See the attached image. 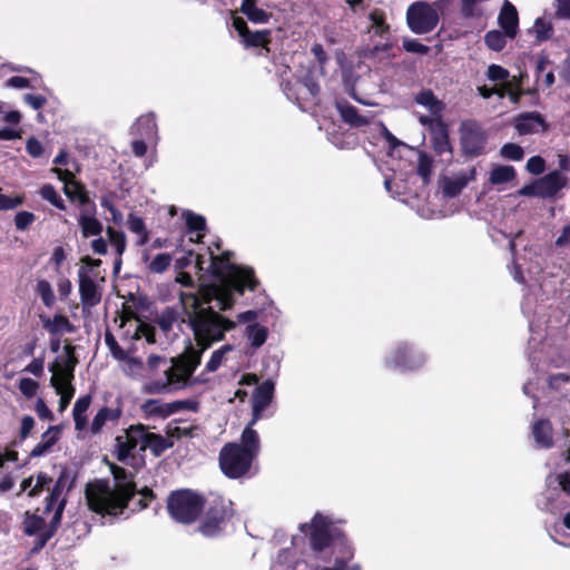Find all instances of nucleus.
I'll list each match as a JSON object with an SVG mask.
<instances>
[{"label":"nucleus","mask_w":570,"mask_h":570,"mask_svg":"<svg viewBox=\"0 0 570 570\" xmlns=\"http://www.w3.org/2000/svg\"><path fill=\"white\" fill-rule=\"evenodd\" d=\"M179 302L186 316L181 322H187L193 331L197 351L204 353L215 343L225 338L227 332L236 327V323L212 306H205L209 298H202L195 293L180 292Z\"/></svg>","instance_id":"f257e3e1"},{"label":"nucleus","mask_w":570,"mask_h":570,"mask_svg":"<svg viewBox=\"0 0 570 570\" xmlns=\"http://www.w3.org/2000/svg\"><path fill=\"white\" fill-rule=\"evenodd\" d=\"M110 471L115 487L110 488L107 481H97L87 487L86 498L91 511L101 515L116 517L128 508L130 500L138 491L132 472L117 464H111Z\"/></svg>","instance_id":"f03ea898"},{"label":"nucleus","mask_w":570,"mask_h":570,"mask_svg":"<svg viewBox=\"0 0 570 570\" xmlns=\"http://www.w3.org/2000/svg\"><path fill=\"white\" fill-rule=\"evenodd\" d=\"M208 252L210 254L208 272L213 277L223 284H228L239 295H243L245 289L255 291L257 288L259 283L252 267L225 263L218 255H214L210 247H208Z\"/></svg>","instance_id":"7ed1b4c3"},{"label":"nucleus","mask_w":570,"mask_h":570,"mask_svg":"<svg viewBox=\"0 0 570 570\" xmlns=\"http://www.w3.org/2000/svg\"><path fill=\"white\" fill-rule=\"evenodd\" d=\"M205 503L206 500L202 494L190 489H180L169 493L167 510L176 522L191 524L200 517Z\"/></svg>","instance_id":"20e7f679"},{"label":"nucleus","mask_w":570,"mask_h":570,"mask_svg":"<svg viewBox=\"0 0 570 570\" xmlns=\"http://www.w3.org/2000/svg\"><path fill=\"white\" fill-rule=\"evenodd\" d=\"M233 503L223 497H216L205 505L204 515L198 531L207 537L213 538L218 535L227 521L234 515Z\"/></svg>","instance_id":"39448f33"},{"label":"nucleus","mask_w":570,"mask_h":570,"mask_svg":"<svg viewBox=\"0 0 570 570\" xmlns=\"http://www.w3.org/2000/svg\"><path fill=\"white\" fill-rule=\"evenodd\" d=\"M248 451L238 448V443L228 442L219 451L218 463L220 471L228 479H240L245 476L254 462Z\"/></svg>","instance_id":"423d86ee"},{"label":"nucleus","mask_w":570,"mask_h":570,"mask_svg":"<svg viewBox=\"0 0 570 570\" xmlns=\"http://www.w3.org/2000/svg\"><path fill=\"white\" fill-rule=\"evenodd\" d=\"M202 356L203 353L188 341L184 352L171 360L173 365L165 371L166 377L175 384H186L200 365Z\"/></svg>","instance_id":"0eeeda50"},{"label":"nucleus","mask_w":570,"mask_h":570,"mask_svg":"<svg viewBox=\"0 0 570 570\" xmlns=\"http://www.w3.org/2000/svg\"><path fill=\"white\" fill-rule=\"evenodd\" d=\"M460 147L466 158H475L485 151L487 132L474 119L463 120L459 128Z\"/></svg>","instance_id":"6e6552de"},{"label":"nucleus","mask_w":570,"mask_h":570,"mask_svg":"<svg viewBox=\"0 0 570 570\" xmlns=\"http://www.w3.org/2000/svg\"><path fill=\"white\" fill-rule=\"evenodd\" d=\"M568 185V177L560 170H552L546 176L524 185L517 191L518 196L552 198Z\"/></svg>","instance_id":"1a4fd4ad"},{"label":"nucleus","mask_w":570,"mask_h":570,"mask_svg":"<svg viewBox=\"0 0 570 570\" xmlns=\"http://www.w3.org/2000/svg\"><path fill=\"white\" fill-rule=\"evenodd\" d=\"M301 531L308 537L312 549L322 552L332 547L340 531L331 529V522L321 513H316L311 523L301 525Z\"/></svg>","instance_id":"9d476101"},{"label":"nucleus","mask_w":570,"mask_h":570,"mask_svg":"<svg viewBox=\"0 0 570 570\" xmlns=\"http://www.w3.org/2000/svg\"><path fill=\"white\" fill-rule=\"evenodd\" d=\"M410 30L416 35L431 32L439 23V13L426 2H414L406 11Z\"/></svg>","instance_id":"9b49d317"},{"label":"nucleus","mask_w":570,"mask_h":570,"mask_svg":"<svg viewBox=\"0 0 570 570\" xmlns=\"http://www.w3.org/2000/svg\"><path fill=\"white\" fill-rule=\"evenodd\" d=\"M425 357L406 343L399 344L389 358L386 365L401 371H416L423 366Z\"/></svg>","instance_id":"f8f14e48"},{"label":"nucleus","mask_w":570,"mask_h":570,"mask_svg":"<svg viewBox=\"0 0 570 570\" xmlns=\"http://www.w3.org/2000/svg\"><path fill=\"white\" fill-rule=\"evenodd\" d=\"M147 426L137 423L125 430V435H118L116 441V458L120 462H125L131 452L137 448L138 443L142 444V433Z\"/></svg>","instance_id":"ddd939ff"},{"label":"nucleus","mask_w":570,"mask_h":570,"mask_svg":"<svg viewBox=\"0 0 570 570\" xmlns=\"http://www.w3.org/2000/svg\"><path fill=\"white\" fill-rule=\"evenodd\" d=\"M196 402L191 400L174 401L170 403H161L159 400L149 399L142 405L141 410L148 416L168 417L169 415L181 410H195Z\"/></svg>","instance_id":"4468645a"},{"label":"nucleus","mask_w":570,"mask_h":570,"mask_svg":"<svg viewBox=\"0 0 570 570\" xmlns=\"http://www.w3.org/2000/svg\"><path fill=\"white\" fill-rule=\"evenodd\" d=\"M76 474L67 466H63L57 478L53 487L49 490V494L45 500V513H49L53 510L55 505L62 499V492L66 489L67 492L71 491L75 487Z\"/></svg>","instance_id":"2eb2a0df"},{"label":"nucleus","mask_w":570,"mask_h":570,"mask_svg":"<svg viewBox=\"0 0 570 570\" xmlns=\"http://www.w3.org/2000/svg\"><path fill=\"white\" fill-rule=\"evenodd\" d=\"M275 384L271 380L264 381L259 384L252 397V424H256L263 416V412L269 406L273 401Z\"/></svg>","instance_id":"dca6fc26"},{"label":"nucleus","mask_w":570,"mask_h":570,"mask_svg":"<svg viewBox=\"0 0 570 570\" xmlns=\"http://www.w3.org/2000/svg\"><path fill=\"white\" fill-rule=\"evenodd\" d=\"M79 277V296L83 308L97 306L101 301V292L96 282L88 275L85 267H80Z\"/></svg>","instance_id":"f3484780"},{"label":"nucleus","mask_w":570,"mask_h":570,"mask_svg":"<svg viewBox=\"0 0 570 570\" xmlns=\"http://www.w3.org/2000/svg\"><path fill=\"white\" fill-rule=\"evenodd\" d=\"M331 548L334 554V568L337 570H346L352 564L351 561L355 553L347 537L343 532H338Z\"/></svg>","instance_id":"a211bd4d"},{"label":"nucleus","mask_w":570,"mask_h":570,"mask_svg":"<svg viewBox=\"0 0 570 570\" xmlns=\"http://www.w3.org/2000/svg\"><path fill=\"white\" fill-rule=\"evenodd\" d=\"M58 367H60V366L57 361H55L49 366V371L52 372V376L50 379V384L52 385V387H55L57 394L60 395L59 411L62 412L70 404V402L73 397V394H75V389L70 384V382H66L65 380L60 379L59 374L56 372V370Z\"/></svg>","instance_id":"6ab92c4d"},{"label":"nucleus","mask_w":570,"mask_h":570,"mask_svg":"<svg viewBox=\"0 0 570 570\" xmlns=\"http://www.w3.org/2000/svg\"><path fill=\"white\" fill-rule=\"evenodd\" d=\"M498 22L510 39L515 38L519 28V14L517 8L509 0H504Z\"/></svg>","instance_id":"aec40b11"},{"label":"nucleus","mask_w":570,"mask_h":570,"mask_svg":"<svg viewBox=\"0 0 570 570\" xmlns=\"http://www.w3.org/2000/svg\"><path fill=\"white\" fill-rule=\"evenodd\" d=\"M514 127L520 135L538 132L539 128L547 129L544 118L540 112L531 111L519 115L514 120Z\"/></svg>","instance_id":"412c9836"},{"label":"nucleus","mask_w":570,"mask_h":570,"mask_svg":"<svg viewBox=\"0 0 570 570\" xmlns=\"http://www.w3.org/2000/svg\"><path fill=\"white\" fill-rule=\"evenodd\" d=\"M174 446V442L163 435L154 432H147L144 430L142 433V445L141 451L149 449L155 458L161 456L168 449Z\"/></svg>","instance_id":"4be33fe9"},{"label":"nucleus","mask_w":570,"mask_h":570,"mask_svg":"<svg viewBox=\"0 0 570 570\" xmlns=\"http://www.w3.org/2000/svg\"><path fill=\"white\" fill-rule=\"evenodd\" d=\"M42 326L51 336H60L65 333L72 334L77 327L69 321L66 315L55 314L52 318L49 316H40Z\"/></svg>","instance_id":"5701e85b"},{"label":"nucleus","mask_w":570,"mask_h":570,"mask_svg":"<svg viewBox=\"0 0 570 570\" xmlns=\"http://www.w3.org/2000/svg\"><path fill=\"white\" fill-rule=\"evenodd\" d=\"M336 109L342 120L354 128H361L370 124V119L358 112V109L350 102L336 101Z\"/></svg>","instance_id":"b1692460"},{"label":"nucleus","mask_w":570,"mask_h":570,"mask_svg":"<svg viewBox=\"0 0 570 570\" xmlns=\"http://www.w3.org/2000/svg\"><path fill=\"white\" fill-rule=\"evenodd\" d=\"M430 135L432 147L438 155H443L444 153H452L449 126L444 120L442 122H438L435 125V128L430 132Z\"/></svg>","instance_id":"393cba45"},{"label":"nucleus","mask_w":570,"mask_h":570,"mask_svg":"<svg viewBox=\"0 0 570 570\" xmlns=\"http://www.w3.org/2000/svg\"><path fill=\"white\" fill-rule=\"evenodd\" d=\"M96 205L91 203V210L89 214L86 212H81L78 217V224L81 229V235L83 238H88L91 236H99L102 233V224L95 217Z\"/></svg>","instance_id":"a878e982"},{"label":"nucleus","mask_w":570,"mask_h":570,"mask_svg":"<svg viewBox=\"0 0 570 570\" xmlns=\"http://www.w3.org/2000/svg\"><path fill=\"white\" fill-rule=\"evenodd\" d=\"M532 434L535 442L544 449L553 446V429L548 419L538 420L532 428Z\"/></svg>","instance_id":"bb28decb"},{"label":"nucleus","mask_w":570,"mask_h":570,"mask_svg":"<svg viewBox=\"0 0 570 570\" xmlns=\"http://www.w3.org/2000/svg\"><path fill=\"white\" fill-rule=\"evenodd\" d=\"M254 425L255 424H252L250 420L245 426L240 435L238 448L248 451L247 453H249L252 458L256 459L259 453L261 441L257 431L253 429Z\"/></svg>","instance_id":"cd10ccee"},{"label":"nucleus","mask_w":570,"mask_h":570,"mask_svg":"<svg viewBox=\"0 0 570 570\" xmlns=\"http://www.w3.org/2000/svg\"><path fill=\"white\" fill-rule=\"evenodd\" d=\"M122 414V411L120 407H108L104 406L101 407L97 414L94 416L91 422V432L94 434L100 433L102 428L107 422L117 423Z\"/></svg>","instance_id":"c85d7f7f"},{"label":"nucleus","mask_w":570,"mask_h":570,"mask_svg":"<svg viewBox=\"0 0 570 570\" xmlns=\"http://www.w3.org/2000/svg\"><path fill=\"white\" fill-rule=\"evenodd\" d=\"M59 428L58 426H49V429L42 434V441L39 442L30 452V458H39L43 455L46 452L50 451L51 448L59 440Z\"/></svg>","instance_id":"c756f323"},{"label":"nucleus","mask_w":570,"mask_h":570,"mask_svg":"<svg viewBox=\"0 0 570 570\" xmlns=\"http://www.w3.org/2000/svg\"><path fill=\"white\" fill-rule=\"evenodd\" d=\"M91 401V395L86 394L80 396L73 405L72 416L75 421V428L77 431H82L87 426L88 420L86 416V412L89 409Z\"/></svg>","instance_id":"7c9ffc66"},{"label":"nucleus","mask_w":570,"mask_h":570,"mask_svg":"<svg viewBox=\"0 0 570 570\" xmlns=\"http://www.w3.org/2000/svg\"><path fill=\"white\" fill-rule=\"evenodd\" d=\"M415 101L419 105L426 107L431 114H442L445 109V104L438 99L431 89L421 90L416 95Z\"/></svg>","instance_id":"2f4dec72"},{"label":"nucleus","mask_w":570,"mask_h":570,"mask_svg":"<svg viewBox=\"0 0 570 570\" xmlns=\"http://www.w3.org/2000/svg\"><path fill=\"white\" fill-rule=\"evenodd\" d=\"M240 11L254 23H267L271 14L256 6V0H243Z\"/></svg>","instance_id":"473e14b6"},{"label":"nucleus","mask_w":570,"mask_h":570,"mask_svg":"<svg viewBox=\"0 0 570 570\" xmlns=\"http://www.w3.org/2000/svg\"><path fill=\"white\" fill-rule=\"evenodd\" d=\"M178 318V311L175 307L167 306L155 317L154 323L167 335L173 331V326Z\"/></svg>","instance_id":"72a5a7b5"},{"label":"nucleus","mask_w":570,"mask_h":570,"mask_svg":"<svg viewBox=\"0 0 570 570\" xmlns=\"http://www.w3.org/2000/svg\"><path fill=\"white\" fill-rule=\"evenodd\" d=\"M242 41L247 48H266L268 50V45L271 43V30H257V31H248L243 38Z\"/></svg>","instance_id":"f704fd0d"},{"label":"nucleus","mask_w":570,"mask_h":570,"mask_svg":"<svg viewBox=\"0 0 570 570\" xmlns=\"http://www.w3.org/2000/svg\"><path fill=\"white\" fill-rule=\"evenodd\" d=\"M46 520L45 518L31 513L30 511H26L23 514L22 529L23 533L27 537H33L42 531H45Z\"/></svg>","instance_id":"c9c22d12"},{"label":"nucleus","mask_w":570,"mask_h":570,"mask_svg":"<svg viewBox=\"0 0 570 570\" xmlns=\"http://www.w3.org/2000/svg\"><path fill=\"white\" fill-rule=\"evenodd\" d=\"M515 176L517 171L513 166L499 165L491 170L489 181L492 185H502L512 181Z\"/></svg>","instance_id":"e433bc0d"},{"label":"nucleus","mask_w":570,"mask_h":570,"mask_svg":"<svg viewBox=\"0 0 570 570\" xmlns=\"http://www.w3.org/2000/svg\"><path fill=\"white\" fill-rule=\"evenodd\" d=\"M127 226L130 232L139 236L138 244L145 245L149 239V232L146 227L144 219L135 214H129Z\"/></svg>","instance_id":"4c0bfd02"},{"label":"nucleus","mask_w":570,"mask_h":570,"mask_svg":"<svg viewBox=\"0 0 570 570\" xmlns=\"http://www.w3.org/2000/svg\"><path fill=\"white\" fill-rule=\"evenodd\" d=\"M183 216L185 218L188 233H204L207 229V224L204 216L195 214L190 210L184 212Z\"/></svg>","instance_id":"58836bf2"},{"label":"nucleus","mask_w":570,"mask_h":570,"mask_svg":"<svg viewBox=\"0 0 570 570\" xmlns=\"http://www.w3.org/2000/svg\"><path fill=\"white\" fill-rule=\"evenodd\" d=\"M246 331L253 347L258 348L265 344L268 336V331L265 326H261L259 324L255 323L248 325Z\"/></svg>","instance_id":"ea45409f"},{"label":"nucleus","mask_w":570,"mask_h":570,"mask_svg":"<svg viewBox=\"0 0 570 570\" xmlns=\"http://www.w3.org/2000/svg\"><path fill=\"white\" fill-rule=\"evenodd\" d=\"M36 294L41 298L43 305L51 308L56 297L51 284L47 279H39L36 285Z\"/></svg>","instance_id":"a19ab883"},{"label":"nucleus","mask_w":570,"mask_h":570,"mask_svg":"<svg viewBox=\"0 0 570 570\" xmlns=\"http://www.w3.org/2000/svg\"><path fill=\"white\" fill-rule=\"evenodd\" d=\"M233 292H236L228 284H224V286L215 288V295L217 301L219 302V309L227 311L234 306L235 299L233 296Z\"/></svg>","instance_id":"79ce46f5"},{"label":"nucleus","mask_w":570,"mask_h":570,"mask_svg":"<svg viewBox=\"0 0 570 570\" xmlns=\"http://www.w3.org/2000/svg\"><path fill=\"white\" fill-rule=\"evenodd\" d=\"M67 497H62V499L58 502L57 505L53 508V515L51 520L49 521L48 525L46 524L45 530L49 532L50 534L55 535L61 525L63 511L67 505Z\"/></svg>","instance_id":"37998d69"},{"label":"nucleus","mask_w":570,"mask_h":570,"mask_svg":"<svg viewBox=\"0 0 570 570\" xmlns=\"http://www.w3.org/2000/svg\"><path fill=\"white\" fill-rule=\"evenodd\" d=\"M507 38H509L504 31L491 30L484 36V42L491 50L501 51L507 45Z\"/></svg>","instance_id":"c03bdc74"},{"label":"nucleus","mask_w":570,"mask_h":570,"mask_svg":"<svg viewBox=\"0 0 570 570\" xmlns=\"http://www.w3.org/2000/svg\"><path fill=\"white\" fill-rule=\"evenodd\" d=\"M532 31L538 43L547 41L553 36L552 24L543 18L535 19Z\"/></svg>","instance_id":"a18cd8bd"},{"label":"nucleus","mask_w":570,"mask_h":570,"mask_svg":"<svg viewBox=\"0 0 570 570\" xmlns=\"http://www.w3.org/2000/svg\"><path fill=\"white\" fill-rule=\"evenodd\" d=\"M234 346L232 344H225L220 346L218 350L212 353L209 361L206 363L205 370L207 372L217 371L223 364L225 355L233 351Z\"/></svg>","instance_id":"49530a36"},{"label":"nucleus","mask_w":570,"mask_h":570,"mask_svg":"<svg viewBox=\"0 0 570 570\" xmlns=\"http://www.w3.org/2000/svg\"><path fill=\"white\" fill-rule=\"evenodd\" d=\"M468 185L465 175L458 176L453 179H448L443 186V193L448 197H456Z\"/></svg>","instance_id":"de8ad7c7"},{"label":"nucleus","mask_w":570,"mask_h":570,"mask_svg":"<svg viewBox=\"0 0 570 570\" xmlns=\"http://www.w3.org/2000/svg\"><path fill=\"white\" fill-rule=\"evenodd\" d=\"M40 195L43 199L48 200L52 206L60 210L66 209V205L63 199L60 197V195L57 193L55 187L50 184H46L40 189Z\"/></svg>","instance_id":"09e8293b"},{"label":"nucleus","mask_w":570,"mask_h":570,"mask_svg":"<svg viewBox=\"0 0 570 570\" xmlns=\"http://www.w3.org/2000/svg\"><path fill=\"white\" fill-rule=\"evenodd\" d=\"M173 261V256L168 253H160L156 255L148 265V269L155 274H161L166 272Z\"/></svg>","instance_id":"8fccbe9b"},{"label":"nucleus","mask_w":570,"mask_h":570,"mask_svg":"<svg viewBox=\"0 0 570 570\" xmlns=\"http://www.w3.org/2000/svg\"><path fill=\"white\" fill-rule=\"evenodd\" d=\"M433 169V160L430 156L422 153L419 157L417 163V175L423 179L425 184L430 181Z\"/></svg>","instance_id":"3c124183"},{"label":"nucleus","mask_w":570,"mask_h":570,"mask_svg":"<svg viewBox=\"0 0 570 570\" xmlns=\"http://www.w3.org/2000/svg\"><path fill=\"white\" fill-rule=\"evenodd\" d=\"M373 26L375 27V33L382 36L386 33L390 29V26L385 21V13L381 9H374L370 12L368 16Z\"/></svg>","instance_id":"603ef678"},{"label":"nucleus","mask_w":570,"mask_h":570,"mask_svg":"<svg viewBox=\"0 0 570 570\" xmlns=\"http://www.w3.org/2000/svg\"><path fill=\"white\" fill-rule=\"evenodd\" d=\"M298 82L302 83L303 87L307 90L311 99L318 97L321 88L312 71H307L303 77L299 78Z\"/></svg>","instance_id":"864d4df0"},{"label":"nucleus","mask_w":570,"mask_h":570,"mask_svg":"<svg viewBox=\"0 0 570 570\" xmlns=\"http://www.w3.org/2000/svg\"><path fill=\"white\" fill-rule=\"evenodd\" d=\"M109 242L115 247L117 254L121 256L126 250V236L122 232L116 230L112 227L107 228Z\"/></svg>","instance_id":"5fc2aeb1"},{"label":"nucleus","mask_w":570,"mask_h":570,"mask_svg":"<svg viewBox=\"0 0 570 570\" xmlns=\"http://www.w3.org/2000/svg\"><path fill=\"white\" fill-rule=\"evenodd\" d=\"M500 154L503 158L514 161L523 159L524 156L523 148L513 142L504 144L500 149Z\"/></svg>","instance_id":"6e6d98bb"},{"label":"nucleus","mask_w":570,"mask_h":570,"mask_svg":"<svg viewBox=\"0 0 570 570\" xmlns=\"http://www.w3.org/2000/svg\"><path fill=\"white\" fill-rule=\"evenodd\" d=\"M105 343L109 347L110 353L116 360L125 361L127 358V353L118 344L116 337L110 331H107L105 333Z\"/></svg>","instance_id":"4d7b16f0"},{"label":"nucleus","mask_w":570,"mask_h":570,"mask_svg":"<svg viewBox=\"0 0 570 570\" xmlns=\"http://www.w3.org/2000/svg\"><path fill=\"white\" fill-rule=\"evenodd\" d=\"M52 482V479L45 472H39L36 478V483L28 491V497L37 498L39 497L45 488H47Z\"/></svg>","instance_id":"13d9d810"},{"label":"nucleus","mask_w":570,"mask_h":570,"mask_svg":"<svg viewBox=\"0 0 570 570\" xmlns=\"http://www.w3.org/2000/svg\"><path fill=\"white\" fill-rule=\"evenodd\" d=\"M36 220V215L31 212L21 210L14 216V225L18 230H27Z\"/></svg>","instance_id":"bf43d9fd"},{"label":"nucleus","mask_w":570,"mask_h":570,"mask_svg":"<svg viewBox=\"0 0 570 570\" xmlns=\"http://www.w3.org/2000/svg\"><path fill=\"white\" fill-rule=\"evenodd\" d=\"M77 363H78V360L76 356H73V358L67 357L65 365L62 366L61 364H59L60 367H58L56 370V372L59 374L61 380H65L66 382H70L71 379L73 377V371H75Z\"/></svg>","instance_id":"052dcab7"},{"label":"nucleus","mask_w":570,"mask_h":570,"mask_svg":"<svg viewBox=\"0 0 570 570\" xmlns=\"http://www.w3.org/2000/svg\"><path fill=\"white\" fill-rule=\"evenodd\" d=\"M53 171L57 174L58 178L65 183L63 191L67 197L73 200V195L68 186L76 183L75 175L69 169L55 168Z\"/></svg>","instance_id":"680f3d73"},{"label":"nucleus","mask_w":570,"mask_h":570,"mask_svg":"<svg viewBox=\"0 0 570 570\" xmlns=\"http://www.w3.org/2000/svg\"><path fill=\"white\" fill-rule=\"evenodd\" d=\"M18 387L22 395H24L27 399H31L36 395L39 389V384L37 381L30 377H23L19 381Z\"/></svg>","instance_id":"e2e57ef3"},{"label":"nucleus","mask_w":570,"mask_h":570,"mask_svg":"<svg viewBox=\"0 0 570 570\" xmlns=\"http://www.w3.org/2000/svg\"><path fill=\"white\" fill-rule=\"evenodd\" d=\"M175 384L174 382H169L166 377V381H153L145 385L144 391L149 394H161L168 392L169 386Z\"/></svg>","instance_id":"0e129e2a"},{"label":"nucleus","mask_w":570,"mask_h":570,"mask_svg":"<svg viewBox=\"0 0 570 570\" xmlns=\"http://www.w3.org/2000/svg\"><path fill=\"white\" fill-rule=\"evenodd\" d=\"M403 49L407 52L419 53V55H428L430 52V48L415 39H404L403 40Z\"/></svg>","instance_id":"69168bd1"},{"label":"nucleus","mask_w":570,"mask_h":570,"mask_svg":"<svg viewBox=\"0 0 570 570\" xmlns=\"http://www.w3.org/2000/svg\"><path fill=\"white\" fill-rule=\"evenodd\" d=\"M546 169V161L541 156H532L527 161V170L532 175H541Z\"/></svg>","instance_id":"338daca9"},{"label":"nucleus","mask_w":570,"mask_h":570,"mask_svg":"<svg viewBox=\"0 0 570 570\" xmlns=\"http://www.w3.org/2000/svg\"><path fill=\"white\" fill-rule=\"evenodd\" d=\"M487 76L492 81H504L509 78V71L505 68L493 63L489 66Z\"/></svg>","instance_id":"774afa93"}]
</instances>
